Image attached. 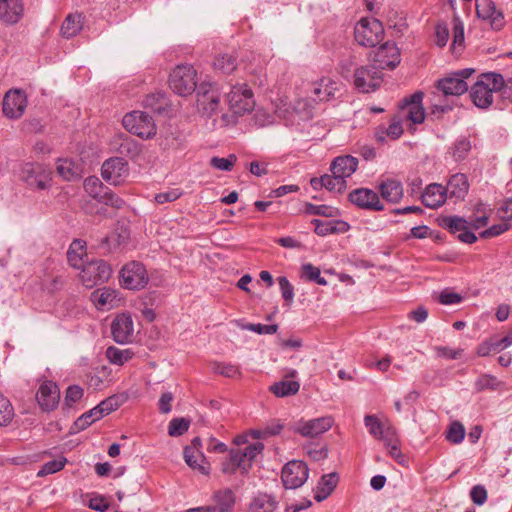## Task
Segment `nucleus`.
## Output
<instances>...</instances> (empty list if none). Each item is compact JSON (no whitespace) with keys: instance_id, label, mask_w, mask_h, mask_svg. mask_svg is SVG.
Here are the masks:
<instances>
[{"instance_id":"nucleus-1","label":"nucleus","mask_w":512,"mask_h":512,"mask_svg":"<svg viewBox=\"0 0 512 512\" xmlns=\"http://www.w3.org/2000/svg\"><path fill=\"white\" fill-rule=\"evenodd\" d=\"M331 174L314 177L310 185L314 190L326 188L330 192L341 193L347 187V179L352 176V156L336 157L330 166Z\"/></svg>"},{"instance_id":"nucleus-2","label":"nucleus","mask_w":512,"mask_h":512,"mask_svg":"<svg viewBox=\"0 0 512 512\" xmlns=\"http://www.w3.org/2000/svg\"><path fill=\"white\" fill-rule=\"evenodd\" d=\"M502 75L496 72L482 73L472 85L470 97L475 106L487 109L493 103V95L502 85Z\"/></svg>"},{"instance_id":"nucleus-3","label":"nucleus","mask_w":512,"mask_h":512,"mask_svg":"<svg viewBox=\"0 0 512 512\" xmlns=\"http://www.w3.org/2000/svg\"><path fill=\"white\" fill-rule=\"evenodd\" d=\"M225 101L234 116L248 114L255 107L254 93L245 82L230 84L229 91L225 92Z\"/></svg>"},{"instance_id":"nucleus-4","label":"nucleus","mask_w":512,"mask_h":512,"mask_svg":"<svg viewBox=\"0 0 512 512\" xmlns=\"http://www.w3.org/2000/svg\"><path fill=\"white\" fill-rule=\"evenodd\" d=\"M272 109L276 120L284 121L286 125L293 124L298 117L301 120L309 119L312 116V105L309 101L299 100L294 106L288 102L286 96H279L271 100Z\"/></svg>"},{"instance_id":"nucleus-5","label":"nucleus","mask_w":512,"mask_h":512,"mask_svg":"<svg viewBox=\"0 0 512 512\" xmlns=\"http://www.w3.org/2000/svg\"><path fill=\"white\" fill-rule=\"evenodd\" d=\"M196 108L204 117L210 118L221 106V94L216 83L203 81L196 90Z\"/></svg>"},{"instance_id":"nucleus-6","label":"nucleus","mask_w":512,"mask_h":512,"mask_svg":"<svg viewBox=\"0 0 512 512\" xmlns=\"http://www.w3.org/2000/svg\"><path fill=\"white\" fill-rule=\"evenodd\" d=\"M197 72L192 65H177L170 73L169 86L179 96L191 95L197 88Z\"/></svg>"},{"instance_id":"nucleus-7","label":"nucleus","mask_w":512,"mask_h":512,"mask_svg":"<svg viewBox=\"0 0 512 512\" xmlns=\"http://www.w3.org/2000/svg\"><path fill=\"white\" fill-rule=\"evenodd\" d=\"M423 97L424 93L417 91L402 99L398 104L396 116L403 123L408 124V129L411 128V125L421 124L425 120L426 114L422 105Z\"/></svg>"},{"instance_id":"nucleus-8","label":"nucleus","mask_w":512,"mask_h":512,"mask_svg":"<svg viewBox=\"0 0 512 512\" xmlns=\"http://www.w3.org/2000/svg\"><path fill=\"white\" fill-rule=\"evenodd\" d=\"M20 179L31 189L46 190L51 185L52 171L43 163L26 162L21 166Z\"/></svg>"},{"instance_id":"nucleus-9","label":"nucleus","mask_w":512,"mask_h":512,"mask_svg":"<svg viewBox=\"0 0 512 512\" xmlns=\"http://www.w3.org/2000/svg\"><path fill=\"white\" fill-rule=\"evenodd\" d=\"M122 122L126 130L142 139L152 138L156 134L155 122L146 112L132 111L127 113Z\"/></svg>"},{"instance_id":"nucleus-10","label":"nucleus","mask_w":512,"mask_h":512,"mask_svg":"<svg viewBox=\"0 0 512 512\" xmlns=\"http://www.w3.org/2000/svg\"><path fill=\"white\" fill-rule=\"evenodd\" d=\"M112 269L110 265L102 260H92L85 262L81 267L80 279L87 288H93L96 285L107 282L111 277Z\"/></svg>"},{"instance_id":"nucleus-11","label":"nucleus","mask_w":512,"mask_h":512,"mask_svg":"<svg viewBox=\"0 0 512 512\" xmlns=\"http://www.w3.org/2000/svg\"><path fill=\"white\" fill-rule=\"evenodd\" d=\"M474 72L471 68H465L449 73L437 81L436 87L445 96H459L468 90L465 79Z\"/></svg>"},{"instance_id":"nucleus-12","label":"nucleus","mask_w":512,"mask_h":512,"mask_svg":"<svg viewBox=\"0 0 512 512\" xmlns=\"http://www.w3.org/2000/svg\"><path fill=\"white\" fill-rule=\"evenodd\" d=\"M369 59L380 71L394 69L400 63V51L394 42L387 40L369 53Z\"/></svg>"},{"instance_id":"nucleus-13","label":"nucleus","mask_w":512,"mask_h":512,"mask_svg":"<svg viewBox=\"0 0 512 512\" xmlns=\"http://www.w3.org/2000/svg\"><path fill=\"white\" fill-rule=\"evenodd\" d=\"M149 277L145 266L137 261H132L123 266L120 272L122 286L129 290L143 289L148 283Z\"/></svg>"},{"instance_id":"nucleus-14","label":"nucleus","mask_w":512,"mask_h":512,"mask_svg":"<svg viewBox=\"0 0 512 512\" xmlns=\"http://www.w3.org/2000/svg\"><path fill=\"white\" fill-rule=\"evenodd\" d=\"M27 104V96L23 90L11 89L3 98L2 112L9 119H19L23 116Z\"/></svg>"},{"instance_id":"nucleus-15","label":"nucleus","mask_w":512,"mask_h":512,"mask_svg":"<svg viewBox=\"0 0 512 512\" xmlns=\"http://www.w3.org/2000/svg\"><path fill=\"white\" fill-rule=\"evenodd\" d=\"M103 179L111 185L117 186L125 182L129 176V166L126 160L114 157L106 160L101 167Z\"/></svg>"},{"instance_id":"nucleus-16","label":"nucleus","mask_w":512,"mask_h":512,"mask_svg":"<svg viewBox=\"0 0 512 512\" xmlns=\"http://www.w3.org/2000/svg\"><path fill=\"white\" fill-rule=\"evenodd\" d=\"M381 82L382 72L373 64L361 67L354 73V87L363 93L375 91Z\"/></svg>"},{"instance_id":"nucleus-17","label":"nucleus","mask_w":512,"mask_h":512,"mask_svg":"<svg viewBox=\"0 0 512 512\" xmlns=\"http://www.w3.org/2000/svg\"><path fill=\"white\" fill-rule=\"evenodd\" d=\"M309 469L303 461L293 460L288 462L282 470L283 485L287 489L301 487L307 480Z\"/></svg>"},{"instance_id":"nucleus-18","label":"nucleus","mask_w":512,"mask_h":512,"mask_svg":"<svg viewBox=\"0 0 512 512\" xmlns=\"http://www.w3.org/2000/svg\"><path fill=\"white\" fill-rule=\"evenodd\" d=\"M333 423L330 416L300 420L296 423L295 432L306 438H316L331 429Z\"/></svg>"},{"instance_id":"nucleus-19","label":"nucleus","mask_w":512,"mask_h":512,"mask_svg":"<svg viewBox=\"0 0 512 512\" xmlns=\"http://www.w3.org/2000/svg\"><path fill=\"white\" fill-rule=\"evenodd\" d=\"M134 324L130 314L122 313L115 317L111 324V333L115 342L125 344L131 341Z\"/></svg>"},{"instance_id":"nucleus-20","label":"nucleus","mask_w":512,"mask_h":512,"mask_svg":"<svg viewBox=\"0 0 512 512\" xmlns=\"http://www.w3.org/2000/svg\"><path fill=\"white\" fill-rule=\"evenodd\" d=\"M36 399L45 411L56 408L60 399V391L56 383L52 381L43 382L37 391Z\"/></svg>"},{"instance_id":"nucleus-21","label":"nucleus","mask_w":512,"mask_h":512,"mask_svg":"<svg viewBox=\"0 0 512 512\" xmlns=\"http://www.w3.org/2000/svg\"><path fill=\"white\" fill-rule=\"evenodd\" d=\"M475 5L478 17L489 20L494 29L501 28L503 14L492 0H475Z\"/></svg>"},{"instance_id":"nucleus-22","label":"nucleus","mask_w":512,"mask_h":512,"mask_svg":"<svg viewBox=\"0 0 512 512\" xmlns=\"http://www.w3.org/2000/svg\"><path fill=\"white\" fill-rule=\"evenodd\" d=\"M354 204L366 210L382 211L384 209L376 192L366 188L354 189Z\"/></svg>"},{"instance_id":"nucleus-23","label":"nucleus","mask_w":512,"mask_h":512,"mask_svg":"<svg viewBox=\"0 0 512 512\" xmlns=\"http://www.w3.org/2000/svg\"><path fill=\"white\" fill-rule=\"evenodd\" d=\"M118 292L110 287H103L91 293V300L100 310H109L118 305Z\"/></svg>"},{"instance_id":"nucleus-24","label":"nucleus","mask_w":512,"mask_h":512,"mask_svg":"<svg viewBox=\"0 0 512 512\" xmlns=\"http://www.w3.org/2000/svg\"><path fill=\"white\" fill-rule=\"evenodd\" d=\"M444 189L449 198L463 200L469 190V182L467 176L463 173H456L452 175Z\"/></svg>"},{"instance_id":"nucleus-25","label":"nucleus","mask_w":512,"mask_h":512,"mask_svg":"<svg viewBox=\"0 0 512 512\" xmlns=\"http://www.w3.org/2000/svg\"><path fill=\"white\" fill-rule=\"evenodd\" d=\"M447 193L441 184L432 183L422 193V203L431 209H436L445 202Z\"/></svg>"},{"instance_id":"nucleus-26","label":"nucleus","mask_w":512,"mask_h":512,"mask_svg":"<svg viewBox=\"0 0 512 512\" xmlns=\"http://www.w3.org/2000/svg\"><path fill=\"white\" fill-rule=\"evenodd\" d=\"M23 12L21 0H0V19L6 23H16Z\"/></svg>"},{"instance_id":"nucleus-27","label":"nucleus","mask_w":512,"mask_h":512,"mask_svg":"<svg viewBox=\"0 0 512 512\" xmlns=\"http://www.w3.org/2000/svg\"><path fill=\"white\" fill-rule=\"evenodd\" d=\"M238 469L245 474L249 470V464L242 460L240 448L231 449L228 457L221 464V470L225 474H234Z\"/></svg>"},{"instance_id":"nucleus-28","label":"nucleus","mask_w":512,"mask_h":512,"mask_svg":"<svg viewBox=\"0 0 512 512\" xmlns=\"http://www.w3.org/2000/svg\"><path fill=\"white\" fill-rule=\"evenodd\" d=\"M379 191L382 198L390 203H398L403 197V186L400 181L394 179L381 182Z\"/></svg>"},{"instance_id":"nucleus-29","label":"nucleus","mask_w":512,"mask_h":512,"mask_svg":"<svg viewBox=\"0 0 512 512\" xmlns=\"http://www.w3.org/2000/svg\"><path fill=\"white\" fill-rule=\"evenodd\" d=\"M86 253V243L80 239H75L69 246L67 251V259L69 264L76 269H81L85 264L84 257Z\"/></svg>"},{"instance_id":"nucleus-30","label":"nucleus","mask_w":512,"mask_h":512,"mask_svg":"<svg viewBox=\"0 0 512 512\" xmlns=\"http://www.w3.org/2000/svg\"><path fill=\"white\" fill-rule=\"evenodd\" d=\"M335 83L330 79H321L313 84L310 98L313 102L328 100L334 96Z\"/></svg>"},{"instance_id":"nucleus-31","label":"nucleus","mask_w":512,"mask_h":512,"mask_svg":"<svg viewBox=\"0 0 512 512\" xmlns=\"http://www.w3.org/2000/svg\"><path fill=\"white\" fill-rule=\"evenodd\" d=\"M338 482V476L336 473H330L323 475L318 482L315 490L314 499L317 502L325 500L334 490Z\"/></svg>"},{"instance_id":"nucleus-32","label":"nucleus","mask_w":512,"mask_h":512,"mask_svg":"<svg viewBox=\"0 0 512 512\" xmlns=\"http://www.w3.org/2000/svg\"><path fill=\"white\" fill-rule=\"evenodd\" d=\"M504 386V382L500 381L496 376L483 373L477 377L474 382V390L476 392L483 391H497L502 389Z\"/></svg>"},{"instance_id":"nucleus-33","label":"nucleus","mask_w":512,"mask_h":512,"mask_svg":"<svg viewBox=\"0 0 512 512\" xmlns=\"http://www.w3.org/2000/svg\"><path fill=\"white\" fill-rule=\"evenodd\" d=\"M216 511L231 512L235 504V494L231 489H223L214 493Z\"/></svg>"},{"instance_id":"nucleus-34","label":"nucleus","mask_w":512,"mask_h":512,"mask_svg":"<svg viewBox=\"0 0 512 512\" xmlns=\"http://www.w3.org/2000/svg\"><path fill=\"white\" fill-rule=\"evenodd\" d=\"M277 502L271 495L259 494L249 505V512H274Z\"/></svg>"},{"instance_id":"nucleus-35","label":"nucleus","mask_w":512,"mask_h":512,"mask_svg":"<svg viewBox=\"0 0 512 512\" xmlns=\"http://www.w3.org/2000/svg\"><path fill=\"white\" fill-rule=\"evenodd\" d=\"M84 190L90 197L100 202L105 196L104 194L108 190V187L104 186L98 177L89 176L84 180Z\"/></svg>"},{"instance_id":"nucleus-36","label":"nucleus","mask_w":512,"mask_h":512,"mask_svg":"<svg viewBox=\"0 0 512 512\" xmlns=\"http://www.w3.org/2000/svg\"><path fill=\"white\" fill-rule=\"evenodd\" d=\"M300 384L297 381L282 380L270 386V391L277 397H287L299 391Z\"/></svg>"},{"instance_id":"nucleus-37","label":"nucleus","mask_w":512,"mask_h":512,"mask_svg":"<svg viewBox=\"0 0 512 512\" xmlns=\"http://www.w3.org/2000/svg\"><path fill=\"white\" fill-rule=\"evenodd\" d=\"M56 169L57 173L67 181L73 180L79 176V169L71 159H59Z\"/></svg>"},{"instance_id":"nucleus-38","label":"nucleus","mask_w":512,"mask_h":512,"mask_svg":"<svg viewBox=\"0 0 512 512\" xmlns=\"http://www.w3.org/2000/svg\"><path fill=\"white\" fill-rule=\"evenodd\" d=\"M134 353L130 349H119L110 346L106 349V357L114 365H123L132 359Z\"/></svg>"},{"instance_id":"nucleus-39","label":"nucleus","mask_w":512,"mask_h":512,"mask_svg":"<svg viewBox=\"0 0 512 512\" xmlns=\"http://www.w3.org/2000/svg\"><path fill=\"white\" fill-rule=\"evenodd\" d=\"M440 225L450 233L455 234L468 228V221L459 216H445L441 219Z\"/></svg>"},{"instance_id":"nucleus-40","label":"nucleus","mask_w":512,"mask_h":512,"mask_svg":"<svg viewBox=\"0 0 512 512\" xmlns=\"http://www.w3.org/2000/svg\"><path fill=\"white\" fill-rule=\"evenodd\" d=\"M122 404V399L120 396L114 395L106 398L101 401L96 407L95 410L98 411V415L102 417L110 414L111 412L117 410Z\"/></svg>"},{"instance_id":"nucleus-41","label":"nucleus","mask_w":512,"mask_h":512,"mask_svg":"<svg viewBox=\"0 0 512 512\" xmlns=\"http://www.w3.org/2000/svg\"><path fill=\"white\" fill-rule=\"evenodd\" d=\"M214 67L225 74L232 73L237 67V60L231 54H223L214 60Z\"/></svg>"},{"instance_id":"nucleus-42","label":"nucleus","mask_w":512,"mask_h":512,"mask_svg":"<svg viewBox=\"0 0 512 512\" xmlns=\"http://www.w3.org/2000/svg\"><path fill=\"white\" fill-rule=\"evenodd\" d=\"M253 121L258 127H267L277 123L276 116L273 113L269 112L268 109L259 107L256 109L253 115Z\"/></svg>"},{"instance_id":"nucleus-43","label":"nucleus","mask_w":512,"mask_h":512,"mask_svg":"<svg viewBox=\"0 0 512 512\" xmlns=\"http://www.w3.org/2000/svg\"><path fill=\"white\" fill-rule=\"evenodd\" d=\"M66 463L67 459L63 456H59L54 460L46 462L37 472V476L44 477L59 472L65 467Z\"/></svg>"},{"instance_id":"nucleus-44","label":"nucleus","mask_w":512,"mask_h":512,"mask_svg":"<svg viewBox=\"0 0 512 512\" xmlns=\"http://www.w3.org/2000/svg\"><path fill=\"white\" fill-rule=\"evenodd\" d=\"M83 30V16L80 13L69 14L61 25V32H80Z\"/></svg>"},{"instance_id":"nucleus-45","label":"nucleus","mask_w":512,"mask_h":512,"mask_svg":"<svg viewBox=\"0 0 512 512\" xmlns=\"http://www.w3.org/2000/svg\"><path fill=\"white\" fill-rule=\"evenodd\" d=\"M303 278L313 281L319 285H326L327 281L324 277L321 276L320 269L310 263L304 264L302 266V275Z\"/></svg>"},{"instance_id":"nucleus-46","label":"nucleus","mask_w":512,"mask_h":512,"mask_svg":"<svg viewBox=\"0 0 512 512\" xmlns=\"http://www.w3.org/2000/svg\"><path fill=\"white\" fill-rule=\"evenodd\" d=\"M263 449L264 444L262 442L249 444L244 449H240L241 458L244 460V463L249 464L250 468L252 461L263 451Z\"/></svg>"},{"instance_id":"nucleus-47","label":"nucleus","mask_w":512,"mask_h":512,"mask_svg":"<svg viewBox=\"0 0 512 512\" xmlns=\"http://www.w3.org/2000/svg\"><path fill=\"white\" fill-rule=\"evenodd\" d=\"M384 34H354V41L359 45L370 48H377L383 43Z\"/></svg>"},{"instance_id":"nucleus-48","label":"nucleus","mask_w":512,"mask_h":512,"mask_svg":"<svg viewBox=\"0 0 512 512\" xmlns=\"http://www.w3.org/2000/svg\"><path fill=\"white\" fill-rule=\"evenodd\" d=\"M14 417V409L6 397L0 394V426L9 424Z\"/></svg>"},{"instance_id":"nucleus-49","label":"nucleus","mask_w":512,"mask_h":512,"mask_svg":"<svg viewBox=\"0 0 512 512\" xmlns=\"http://www.w3.org/2000/svg\"><path fill=\"white\" fill-rule=\"evenodd\" d=\"M184 459L185 462L189 467L192 469H197L203 474H207L208 471L205 468V466L199 464V460L203 461V455L202 454H195V452L191 449L186 447L184 450Z\"/></svg>"},{"instance_id":"nucleus-50","label":"nucleus","mask_w":512,"mask_h":512,"mask_svg":"<svg viewBox=\"0 0 512 512\" xmlns=\"http://www.w3.org/2000/svg\"><path fill=\"white\" fill-rule=\"evenodd\" d=\"M465 437V429L464 426L460 422H453L450 424L447 432L446 439L454 444H459L463 441Z\"/></svg>"},{"instance_id":"nucleus-51","label":"nucleus","mask_w":512,"mask_h":512,"mask_svg":"<svg viewBox=\"0 0 512 512\" xmlns=\"http://www.w3.org/2000/svg\"><path fill=\"white\" fill-rule=\"evenodd\" d=\"M212 370L220 375L228 378H234L240 375L239 368L236 365L224 362H214L212 364Z\"/></svg>"},{"instance_id":"nucleus-52","label":"nucleus","mask_w":512,"mask_h":512,"mask_svg":"<svg viewBox=\"0 0 512 512\" xmlns=\"http://www.w3.org/2000/svg\"><path fill=\"white\" fill-rule=\"evenodd\" d=\"M237 161V157L234 154H230L227 158L212 157L210 165L221 171H231Z\"/></svg>"},{"instance_id":"nucleus-53","label":"nucleus","mask_w":512,"mask_h":512,"mask_svg":"<svg viewBox=\"0 0 512 512\" xmlns=\"http://www.w3.org/2000/svg\"><path fill=\"white\" fill-rule=\"evenodd\" d=\"M101 419V416L98 415V411L95 410V407L88 412H85L82 416H80L75 421V427L78 430H84L88 426H90L93 422Z\"/></svg>"},{"instance_id":"nucleus-54","label":"nucleus","mask_w":512,"mask_h":512,"mask_svg":"<svg viewBox=\"0 0 512 512\" xmlns=\"http://www.w3.org/2000/svg\"><path fill=\"white\" fill-rule=\"evenodd\" d=\"M277 282L280 287L282 298L288 303H292L294 299V287L289 282L288 278L285 276H280L277 278Z\"/></svg>"},{"instance_id":"nucleus-55","label":"nucleus","mask_w":512,"mask_h":512,"mask_svg":"<svg viewBox=\"0 0 512 512\" xmlns=\"http://www.w3.org/2000/svg\"><path fill=\"white\" fill-rule=\"evenodd\" d=\"M365 426L369 433L374 437H379L384 433L385 426L374 415H367L364 419Z\"/></svg>"},{"instance_id":"nucleus-56","label":"nucleus","mask_w":512,"mask_h":512,"mask_svg":"<svg viewBox=\"0 0 512 512\" xmlns=\"http://www.w3.org/2000/svg\"><path fill=\"white\" fill-rule=\"evenodd\" d=\"M189 428V422L184 418L172 419L168 426V433L170 436H180L184 434Z\"/></svg>"},{"instance_id":"nucleus-57","label":"nucleus","mask_w":512,"mask_h":512,"mask_svg":"<svg viewBox=\"0 0 512 512\" xmlns=\"http://www.w3.org/2000/svg\"><path fill=\"white\" fill-rule=\"evenodd\" d=\"M471 149V143L467 138H460L456 141L453 148V157L456 160H462Z\"/></svg>"},{"instance_id":"nucleus-58","label":"nucleus","mask_w":512,"mask_h":512,"mask_svg":"<svg viewBox=\"0 0 512 512\" xmlns=\"http://www.w3.org/2000/svg\"><path fill=\"white\" fill-rule=\"evenodd\" d=\"M403 124L404 123L395 114L391 118L390 125L386 129L387 136H389L393 140L398 139L404 132Z\"/></svg>"},{"instance_id":"nucleus-59","label":"nucleus","mask_w":512,"mask_h":512,"mask_svg":"<svg viewBox=\"0 0 512 512\" xmlns=\"http://www.w3.org/2000/svg\"><path fill=\"white\" fill-rule=\"evenodd\" d=\"M306 453L310 459L320 461L327 457L328 450L325 445H308L306 447Z\"/></svg>"},{"instance_id":"nucleus-60","label":"nucleus","mask_w":512,"mask_h":512,"mask_svg":"<svg viewBox=\"0 0 512 512\" xmlns=\"http://www.w3.org/2000/svg\"><path fill=\"white\" fill-rule=\"evenodd\" d=\"M105 196L100 200V203L105 205H109L115 209H121L125 205V201L120 198L117 194L112 192L111 189L108 190L104 194Z\"/></svg>"},{"instance_id":"nucleus-61","label":"nucleus","mask_w":512,"mask_h":512,"mask_svg":"<svg viewBox=\"0 0 512 512\" xmlns=\"http://www.w3.org/2000/svg\"><path fill=\"white\" fill-rule=\"evenodd\" d=\"M182 195V192L178 188H173L165 192H161L155 195V201L158 204H164L168 202H173L180 198Z\"/></svg>"},{"instance_id":"nucleus-62","label":"nucleus","mask_w":512,"mask_h":512,"mask_svg":"<svg viewBox=\"0 0 512 512\" xmlns=\"http://www.w3.org/2000/svg\"><path fill=\"white\" fill-rule=\"evenodd\" d=\"M509 228L510 225L506 222L495 224L489 227L488 229L482 231L480 233V237L484 239L496 237L507 231Z\"/></svg>"},{"instance_id":"nucleus-63","label":"nucleus","mask_w":512,"mask_h":512,"mask_svg":"<svg viewBox=\"0 0 512 512\" xmlns=\"http://www.w3.org/2000/svg\"><path fill=\"white\" fill-rule=\"evenodd\" d=\"M83 396V389L80 386L72 385L66 390L65 403L72 406L79 401Z\"/></svg>"},{"instance_id":"nucleus-64","label":"nucleus","mask_w":512,"mask_h":512,"mask_svg":"<svg viewBox=\"0 0 512 512\" xmlns=\"http://www.w3.org/2000/svg\"><path fill=\"white\" fill-rule=\"evenodd\" d=\"M502 85L497 89V93H499L501 99L512 104V78H508L504 80L502 77Z\"/></svg>"}]
</instances>
